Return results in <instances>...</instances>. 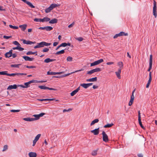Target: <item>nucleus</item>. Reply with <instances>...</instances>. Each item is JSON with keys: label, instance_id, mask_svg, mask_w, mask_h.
<instances>
[{"label": "nucleus", "instance_id": "obj_41", "mask_svg": "<svg viewBox=\"0 0 157 157\" xmlns=\"http://www.w3.org/2000/svg\"><path fill=\"white\" fill-rule=\"evenodd\" d=\"M9 27L13 29H17L18 28V27L17 26H13L12 25H9Z\"/></svg>", "mask_w": 157, "mask_h": 157}, {"label": "nucleus", "instance_id": "obj_13", "mask_svg": "<svg viewBox=\"0 0 157 157\" xmlns=\"http://www.w3.org/2000/svg\"><path fill=\"white\" fill-rule=\"evenodd\" d=\"M22 58L25 61H32L34 59V58H30L28 56H23Z\"/></svg>", "mask_w": 157, "mask_h": 157}, {"label": "nucleus", "instance_id": "obj_16", "mask_svg": "<svg viewBox=\"0 0 157 157\" xmlns=\"http://www.w3.org/2000/svg\"><path fill=\"white\" fill-rule=\"evenodd\" d=\"M97 80V77L87 79L86 81L88 82H96Z\"/></svg>", "mask_w": 157, "mask_h": 157}, {"label": "nucleus", "instance_id": "obj_25", "mask_svg": "<svg viewBox=\"0 0 157 157\" xmlns=\"http://www.w3.org/2000/svg\"><path fill=\"white\" fill-rule=\"evenodd\" d=\"M117 64L120 67L118 69H121V70L123 67V62H119Z\"/></svg>", "mask_w": 157, "mask_h": 157}, {"label": "nucleus", "instance_id": "obj_61", "mask_svg": "<svg viewBox=\"0 0 157 157\" xmlns=\"http://www.w3.org/2000/svg\"><path fill=\"white\" fill-rule=\"evenodd\" d=\"M37 141H36V140H34L33 141V146H35V145L36 142Z\"/></svg>", "mask_w": 157, "mask_h": 157}, {"label": "nucleus", "instance_id": "obj_19", "mask_svg": "<svg viewBox=\"0 0 157 157\" xmlns=\"http://www.w3.org/2000/svg\"><path fill=\"white\" fill-rule=\"evenodd\" d=\"M29 157H36L37 154L35 152H30L28 154Z\"/></svg>", "mask_w": 157, "mask_h": 157}, {"label": "nucleus", "instance_id": "obj_62", "mask_svg": "<svg viewBox=\"0 0 157 157\" xmlns=\"http://www.w3.org/2000/svg\"><path fill=\"white\" fill-rule=\"evenodd\" d=\"M150 83H151V82L148 81V82L147 83V84L146 86V88H148L149 87V86Z\"/></svg>", "mask_w": 157, "mask_h": 157}, {"label": "nucleus", "instance_id": "obj_59", "mask_svg": "<svg viewBox=\"0 0 157 157\" xmlns=\"http://www.w3.org/2000/svg\"><path fill=\"white\" fill-rule=\"evenodd\" d=\"M11 37V36H4L3 38L6 39H8Z\"/></svg>", "mask_w": 157, "mask_h": 157}, {"label": "nucleus", "instance_id": "obj_36", "mask_svg": "<svg viewBox=\"0 0 157 157\" xmlns=\"http://www.w3.org/2000/svg\"><path fill=\"white\" fill-rule=\"evenodd\" d=\"M21 64H12L11 65V67H16L18 68L19 67V66Z\"/></svg>", "mask_w": 157, "mask_h": 157}, {"label": "nucleus", "instance_id": "obj_51", "mask_svg": "<svg viewBox=\"0 0 157 157\" xmlns=\"http://www.w3.org/2000/svg\"><path fill=\"white\" fill-rule=\"evenodd\" d=\"M76 40L79 41H82L83 40V38L82 37H79L76 38Z\"/></svg>", "mask_w": 157, "mask_h": 157}, {"label": "nucleus", "instance_id": "obj_52", "mask_svg": "<svg viewBox=\"0 0 157 157\" xmlns=\"http://www.w3.org/2000/svg\"><path fill=\"white\" fill-rule=\"evenodd\" d=\"M94 71L93 70H90L89 71H88L87 72V74H89V75H91L92 74L94 73Z\"/></svg>", "mask_w": 157, "mask_h": 157}, {"label": "nucleus", "instance_id": "obj_14", "mask_svg": "<svg viewBox=\"0 0 157 157\" xmlns=\"http://www.w3.org/2000/svg\"><path fill=\"white\" fill-rule=\"evenodd\" d=\"M17 86L16 84L13 85H11L9 86L7 88V90H10L12 89H16L17 88Z\"/></svg>", "mask_w": 157, "mask_h": 157}, {"label": "nucleus", "instance_id": "obj_57", "mask_svg": "<svg viewBox=\"0 0 157 157\" xmlns=\"http://www.w3.org/2000/svg\"><path fill=\"white\" fill-rule=\"evenodd\" d=\"M26 67L28 68H36V67L35 66H26Z\"/></svg>", "mask_w": 157, "mask_h": 157}, {"label": "nucleus", "instance_id": "obj_8", "mask_svg": "<svg viewBox=\"0 0 157 157\" xmlns=\"http://www.w3.org/2000/svg\"><path fill=\"white\" fill-rule=\"evenodd\" d=\"M22 41H23V43L24 44H27L31 45L33 44H35L36 43V42L35 41L32 42L30 40H26L23 39L22 40Z\"/></svg>", "mask_w": 157, "mask_h": 157}, {"label": "nucleus", "instance_id": "obj_38", "mask_svg": "<svg viewBox=\"0 0 157 157\" xmlns=\"http://www.w3.org/2000/svg\"><path fill=\"white\" fill-rule=\"evenodd\" d=\"M40 136H41L40 134H38L35 137L34 140L37 141L39 139Z\"/></svg>", "mask_w": 157, "mask_h": 157}, {"label": "nucleus", "instance_id": "obj_40", "mask_svg": "<svg viewBox=\"0 0 157 157\" xmlns=\"http://www.w3.org/2000/svg\"><path fill=\"white\" fill-rule=\"evenodd\" d=\"M77 92V91L75 90L71 93V95L72 96H74L75 94H76Z\"/></svg>", "mask_w": 157, "mask_h": 157}, {"label": "nucleus", "instance_id": "obj_60", "mask_svg": "<svg viewBox=\"0 0 157 157\" xmlns=\"http://www.w3.org/2000/svg\"><path fill=\"white\" fill-rule=\"evenodd\" d=\"M138 119L140 120V119H141L140 111H138Z\"/></svg>", "mask_w": 157, "mask_h": 157}, {"label": "nucleus", "instance_id": "obj_28", "mask_svg": "<svg viewBox=\"0 0 157 157\" xmlns=\"http://www.w3.org/2000/svg\"><path fill=\"white\" fill-rule=\"evenodd\" d=\"M87 83L81 84L80 85L85 89H86L89 87Z\"/></svg>", "mask_w": 157, "mask_h": 157}, {"label": "nucleus", "instance_id": "obj_27", "mask_svg": "<svg viewBox=\"0 0 157 157\" xmlns=\"http://www.w3.org/2000/svg\"><path fill=\"white\" fill-rule=\"evenodd\" d=\"M99 121V120L98 119H95L92 121L90 123V125L92 126L95 123H98Z\"/></svg>", "mask_w": 157, "mask_h": 157}, {"label": "nucleus", "instance_id": "obj_46", "mask_svg": "<svg viewBox=\"0 0 157 157\" xmlns=\"http://www.w3.org/2000/svg\"><path fill=\"white\" fill-rule=\"evenodd\" d=\"M149 79L148 81L149 82H151V80L152 79L151 74V72H150V73L149 74Z\"/></svg>", "mask_w": 157, "mask_h": 157}, {"label": "nucleus", "instance_id": "obj_4", "mask_svg": "<svg viewBox=\"0 0 157 157\" xmlns=\"http://www.w3.org/2000/svg\"><path fill=\"white\" fill-rule=\"evenodd\" d=\"M103 60L102 59H101L97 61H95L94 62L91 63L90 66L92 67L98 65L99 63L103 62Z\"/></svg>", "mask_w": 157, "mask_h": 157}, {"label": "nucleus", "instance_id": "obj_1", "mask_svg": "<svg viewBox=\"0 0 157 157\" xmlns=\"http://www.w3.org/2000/svg\"><path fill=\"white\" fill-rule=\"evenodd\" d=\"M51 44L50 43H47L44 41H42L39 43H37V45L34 47L35 49L43 47L44 46H47L50 45Z\"/></svg>", "mask_w": 157, "mask_h": 157}, {"label": "nucleus", "instance_id": "obj_9", "mask_svg": "<svg viewBox=\"0 0 157 157\" xmlns=\"http://www.w3.org/2000/svg\"><path fill=\"white\" fill-rule=\"evenodd\" d=\"M45 114V113H41L39 114L34 115L33 116L36 118H35L36 119V120L39 119L40 117L43 116Z\"/></svg>", "mask_w": 157, "mask_h": 157}, {"label": "nucleus", "instance_id": "obj_22", "mask_svg": "<svg viewBox=\"0 0 157 157\" xmlns=\"http://www.w3.org/2000/svg\"><path fill=\"white\" fill-rule=\"evenodd\" d=\"M55 59H51L50 58H47L44 60V62L45 63H48L50 62H52L55 61Z\"/></svg>", "mask_w": 157, "mask_h": 157}, {"label": "nucleus", "instance_id": "obj_55", "mask_svg": "<svg viewBox=\"0 0 157 157\" xmlns=\"http://www.w3.org/2000/svg\"><path fill=\"white\" fill-rule=\"evenodd\" d=\"M20 111V110H14L12 109L10 110V112H18Z\"/></svg>", "mask_w": 157, "mask_h": 157}, {"label": "nucleus", "instance_id": "obj_54", "mask_svg": "<svg viewBox=\"0 0 157 157\" xmlns=\"http://www.w3.org/2000/svg\"><path fill=\"white\" fill-rule=\"evenodd\" d=\"M60 46H61V47H66L67 46V43H62L60 44Z\"/></svg>", "mask_w": 157, "mask_h": 157}, {"label": "nucleus", "instance_id": "obj_24", "mask_svg": "<svg viewBox=\"0 0 157 157\" xmlns=\"http://www.w3.org/2000/svg\"><path fill=\"white\" fill-rule=\"evenodd\" d=\"M7 71H5L4 72V75H6L7 76H15V73H12V74H8L7 73Z\"/></svg>", "mask_w": 157, "mask_h": 157}, {"label": "nucleus", "instance_id": "obj_5", "mask_svg": "<svg viewBox=\"0 0 157 157\" xmlns=\"http://www.w3.org/2000/svg\"><path fill=\"white\" fill-rule=\"evenodd\" d=\"M103 136V140L105 142H107L109 141L108 136L104 131H103L102 132Z\"/></svg>", "mask_w": 157, "mask_h": 157}, {"label": "nucleus", "instance_id": "obj_18", "mask_svg": "<svg viewBox=\"0 0 157 157\" xmlns=\"http://www.w3.org/2000/svg\"><path fill=\"white\" fill-rule=\"evenodd\" d=\"M27 27V25L26 24L20 25L19 26V27L21 28V30L24 31L26 29Z\"/></svg>", "mask_w": 157, "mask_h": 157}, {"label": "nucleus", "instance_id": "obj_33", "mask_svg": "<svg viewBox=\"0 0 157 157\" xmlns=\"http://www.w3.org/2000/svg\"><path fill=\"white\" fill-rule=\"evenodd\" d=\"M26 4L31 8H34L35 7V6H34L30 2L27 1Z\"/></svg>", "mask_w": 157, "mask_h": 157}, {"label": "nucleus", "instance_id": "obj_53", "mask_svg": "<svg viewBox=\"0 0 157 157\" xmlns=\"http://www.w3.org/2000/svg\"><path fill=\"white\" fill-rule=\"evenodd\" d=\"M8 148V146L7 145H5L4 146L3 149L2 150V151H5Z\"/></svg>", "mask_w": 157, "mask_h": 157}, {"label": "nucleus", "instance_id": "obj_31", "mask_svg": "<svg viewBox=\"0 0 157 157\" xmlns=\"http://www.w3.org/2000/svg\"><path fill=\"white\" fill-rule=\"evenodd\" d=\"M113 123L108 124L104 126V127L105 128H110L113 126Z\"/></svg>", "mask_w": 157, "mask_h": 157}, {"label": "nucleus", "instance_id": "obj_30", "mask_svg": "<svg viewBox=\"0 0 157 157\" xmlns=\"http://www.w3.org/2000/svg\"><path fill=\"white\" fill-rule=\"evenodd\" d=\"M36 54V55H37V52H33L31 51H29L27 52L26 53V55H29L34 54Z\"/></svg>", "mask_w": 157, "mask_h": 157}, {"label": "nucleus", "instance_id": "obj_64", "mask_svg": "<svg viewBox=\"0 0 157 157\" xmlns=\"http://www.w3.org/2000/svg\"><path fill=\"white\" fill-rule=\"evenodd\" d=\"M113 63H114L113 62H107L106 63V64L107 65H110L113 64Z\"/></svg>", "mask_w": 157, "mask_h": 157}, {"label": "nucleus", "instance_id": "obj_58", "mask_svg": "<svg viewBox=\"0 0 157 157\" xmlns=\"http://www.w3.org/2000/svg\"><path fill=\"white\" fill-rule=\"evenodd\" d=\"M74 24L75 22H73L72 24H71L68 26V27L69 28H71L74 25Z\"/></svg>", "mask_w": 157, "mask_h": 157}, {"label": "nucleus", "instance_id": "obj_10", "mask_svg": "<svg viewBox=\"0 0 157 157\" xmlns=\"http://www.w3.org/2000/svg\"><path fill=\"white\" fill-rule=\"evenodd\" d=\"M63 73V72H50L49 71L47 72V75H59L62 73Z\"/></svg>", "mask_w": 157, "mask_h": 157}, {"label": "nucleus", "instance_id": "obj_11", "mask_svg": "<svg viewBox=\"0 0 157 157\" xmlns=\"http://www.w3.org/2000/svg\"><path fill=\"white\" fill-rule=\"evenodd\" d=\"M99 128L91 131V132L93 133L94 135H97L99 133Z\"/></svg>", "mask_w": 157, "mask_h": 157}, {"label": "nucleus", "instance_id": "obj_32", "mask_svg": "<svg viewBox=\"0 0 157 157\" xmlns=\"http://www.w3.org/2000/svg\"><path fill=\"white\" fill-rule=\"evenodd\" d=\"M118 34L120 36H127L128 35L127 33H125L123 32H120Z\"/></svg>", "mask_w": 157, "mask_h": 157}, {"label": "nucleus", "instance_id": "obj_6", "mask_svg": "<svg viewBox=\"0 0 157 157\" xmlns=\"http://www.w3.org/2000/svg\"><path fill=\"white\" fill-rule=\"evenodd\" d=\"M39 88H40L41 89H44V90H56L57 89H54L53 88H49V87L46 86H38Z\"/></svg>", "mask_w": 157, "mask_h": 157}, {"label": "nucleus", "instance_id": "obj_56", "mask_svg": "<svg viewBox=\"0 0 157 157\" xmlns=\"http://www.w3.org/2000/svg\"><path fill=\"white\" fill-rule=\"evenodd\" d=\"M72 110V109H64V110H63V113H64V112H69V111H71Z\"/></svg>", "mask_w": 157, "mask_h": 157}, {"label": "nucleus", "instance_id": "obj_45", "mask_svg": "<svg viewBox=\"0 0 157 157\" xmlns=\"http://www.w3.org/2000/svg\"><path fill=\"white\" fill-rule=\"evenodd\" d=\"M29 82L30 84L32 83H37V80H32L29 81Z\"/></svg>", "mask_w": 157, "mask_h": 157}, {"label": "nucleus", "instance_id": "obj_15", "mask_svg": "<svg viewBox=\"0 0 157 157\" xmlns=\"http://www.w3.org/2000/svg\"><path fill=\"white\" fill-rule=\"evenodd\" d=\"M23 120L24 121H31L36 120V119L35 118L30 117L24 118H23Z\"/></svg>", "mask_w": 157, "mask_h": 157}, {"label": "nucleus", "instance_id": "obj_43", "mask_svg": "<svg viewBox=\"0 0 157 157\" xmlns=\"http://www.w3.org/2000/svg\"><path fill=\"white\" fill-rule=\"evenodd\" d=\"M138 121H139V124L140 125V126L142 128L144 129V127L143 126V125L142 124V122H141V119H140H140H138Z\"/></svg>", "mask_w": 157, "mask_h": 157}, {"label": "nucleus", "instance_id": "obj_34", "mask_svg": "<svg viewBox=\"0 0 157 157\" xmlns=\"http://www.w3.org/2000/svg\"><path fill=\"white\" fill-rule=\"evenodd\" d=\"M94 73L96 72H99L101 71V68H98L93 69Z\"/></svg>", "mask_w": 157, "mask_h": 157}, {"label": "nucleus", "instance_id": "obj_7", "mask_svg": "<svg viewBox=\"0 0 157 157\" xmlns=\"http://www.w3.org/2000/svg\"><path fill=\"white\" fill-rule=\"evenodd\" d=\"M152 55H150V60H149V69H148V71H150L152 68Z\"/></svg>", "mask_w": 157, "mask_h": 157}, {"label": "nucleus", "instance_id": "obj_20", "mask_svg": "<svg viewBox=\"0 0 157 157\" xmlns=\"http://www.w3.org/2000/svg\"><path fill=\"white\" fill-rule=\"evenodd\" d=\"M50 20V18L48 17H44L43 19H41V22H48Z\"/></svg>", "mask_w": 157, "mask_h": 157}, {"label": "nucleus", "instance_id": "obj_35", "mask_svg": "<svg viewBox=\"0 0 157 157\" xmlns=\"http://www.w3.org/2000/svg\"><path fill=\"white\" fill-rule=\"evenodd\" d=\"M53 28L51 26H46L45 27V30L46 31H49L52 30Z\"/></svg>", "mask_w": 157, "mask_h": 157}, {"label": "nucleus", "instance_id": "obj_44", "mask_svg": "<svg viewBox=\"0 0 157 157\" xmlns=\"http://www.w3.org/2000/svg\"><path fill=\"white\" fill-rule=\"evenodd\" d=\"M29 84H30L29 82H25L24 83V85L25 86L26 88H27L29 87L30 86Z\"/></svg>", "mask_w": 157, "mask_h": 157}, {"label": "nucleus", "instance_id": "obj_3", "mask_svg": "<svg viewBox=\"0 0 157 157\" xmlns=\"http://www.w3.org/2000/svg\"><path fill=\"white\" fill-rule=\"evenodd\" d=\"M135 89H134L132 92V94L130 98V100L128 103V105L129 106H131L133 103L134 100V93L135 91Z\"/></svg>", "mask_w": 157, "mask_h": 157}, {"label": "nucleus", "instance_id": "obj_29", "mask_svg": "<svg viewBox=\"0 0 157 157\" xmlns=\"http://www.w3.org/2000/svg\"><path fill=\"white\" fill-rule=\"evenodd\" d=\"M64 50H62L60 51H58L56 53V55H59L61 54H63L64 53Z\"/></svg>", "mask_w": 157, "mask_h": 157}, {"label": "nucleus", "instance_id": "obj_17", "mask_svg": "<svg viewBox=\"0 0 157 157\" xmlns=\"http://www.w3.org/2000/svg\"><path fill=\"white\" fill-rule=\"evenodd\" d=\"M121 72V69H118L117 71H116L115 73L117 78L120 79L121 78L120 73Z\"/></svg>", "mask_w": 157, "mask_h": 157}, {"label": "nucleus", "instance_id": "obj_50", "mask_svg": "<svg viewBox=\"0 0 157 157\" xmlns=\"http://www.w3.org/2000/svg\"><path fill=\"white\" fill-rule=\"evenodd\" d=\"M13 44L16 45H17V46L20 45V44H19V43L17 41H13Z\"/></svg>", "mask_w": 157, "mask_h": 157}, {"label": "nucleus", "instance_id": "obj_48", "mask_svg": "<svg viewBox=\"0 0 157 157\" xmlns=\"http://www.w3.org/2000/svg\"><path fill=\"white\" fill-rule=\"evenodd\" d=\"M49 49L48 48H44L42 50V52H47L48 51Z\"/></svg>", "mask_w": 157, "mask_h": 157}, {"label": "nucleus", "instance_id": "obj_26", "mask_svg": "<svg viewBox=\"0 0 157 157\" xmlns=\"http://www.w3.org/2000/svg\"><path fill=\"white\" fill-rule=\"evenodd\" d=\"M52 10V7L50 6L49 7L45 10V12L46 13H48L50 12Z\"/></svg>", "mask_w": 157, "mask_h": 157}, {"label": "nucleus", "instance_id": "obj_49", "mask_svg": "<svg viewBox=\"0 0 157 157\" xmlns=\"http://www.w3.org/2000/svg\"><path fill=\"white\" fill-rule=\"evenodd\" d=\"M34 21L36 22H41V19L35 18L34 19Z\"/></svg>", "mask_w": 157, "mask_h": 157}, {"label": "nucleus", "instance_id": "obj_63", "mask_svg": "<svg viewBox=\"0 0 157 157\" xmlns=\"http://www.w3.org/2000/svg\"><path fill=\"white\" fill-rule=\"evenodd\" d=\"M118 36H120L119 35V34H116L114 36H113V38L114 39H115L116 38H117V37Z\"/></svg>", "mask_w": 157, "mask_h": 157}, {"label": "nucleus", "instance_id": "obj_21", "mask_svg": "<svg viewBox=\"0 0 157 157\" xmlns=\"http://www.w3.org/2000/svg\"><path fill=\"white\" fill-rule=\"evenodd\" d=\"M57 21L58 20L56 18H54L51 20H50L49 21V23L53 24L57 23Z\"/></svg>", "mask_w": 157, "mask_h": 157}, {"label": "nucleus", "instance_id": "obj_42", "mask_svg": "<svg viewBox=\"0 0 157 157\" xmlns=\"http://www.w3.org/2000/svg\"><path fill=\"white\" fill-rule=\"evenodd\" d=\"M97 150H94L91 153V155L93 156H95L97 154Z\"/></svg>", "mask_w": 157, "mask_h": 157}, {"label": "nucleus", "instance_id": "obj_37", "mask_svg": "<svg viewBox=\"0 0 157 157\" xmlns=\"http://www.w3.org/2000/svg\"><path fill=\"white\" fill-rule=\"evenodd\" d=\"M51 6L52 7V9H53V8H56V7H58L59 5H58L56 4H52L51 5Z\"/></svg>", "mask_w": 157, "mask_h": 157}, {"label": "nucleus", "instance_id": "obj_12", "mask_svg": "<svg viewBox=\"0 0 157 157\" xmlns=\"http://www.w3.org/2000/svg\"><path fill=\"white\" fill-rule=\"evenodd\" d=\"M12 55V50H11L9 52H6L5 54V56L6 57L9 58Z\"/></svg>", "mask_w": 157, "mask_h": 157}, {"label": "nucleus", "instance_id": "obj_23", "mask_svg": "<svg viewBox=\"0 0 157 157\" xmlns=\"http://www.w3.org/2000/svg\"><path fill=\"white\" fill-rule=\"evenodd\" d=\"M13 50L18 49L20 51H22L24 50V49L23 48H22L21 47H19V46H17L13 48Z\"/></svg>", "mask_w": 157, "mask_h": 157}, {"label": "nucleus", "instance_id": "obj_2", "mask_svg": "<svg viewBox=\"0 0 157 157\" xmlns=\"http://www.w3.org/2000/svg\"><path fill=\"white\" fill-rule=\"evenodd\" d=\"M157 6H156V2L155 0L153 1V13L154 16L156 18L157 17Z\"/></svg>", "mask_w": 157, "mask_h": 157}, {"label": "nucleus", "instance_id": "obj_47", "mask_svg": "<svg viewBox=\"0 0 157 157\" xmlns=\"http://www.w3.org/2000/svg\"><path fill=\"white\" fill-rule=\"evenodd\" d=\"M74 73V72H71L70 73H68V74H64V75H62L61 77H66V76H69V75H71V74H72V73Z\"/></svg>", "mask_w": 157, "mask_h": 157}, {"label": "nucleus", "instance_id": "obj_39", "mask_svg": "<svg viewBox=\"0 0 157 157\" xmlns=\"http://www.w3.org/2000/svg\"><path fill=\"white\" fill-rule=\"evenodd\" d=\"M72 58L71 56H68L67 57V61H72Z\"/></svg>", "mask_w": 157, "mask_h": 157}]
</instances>
